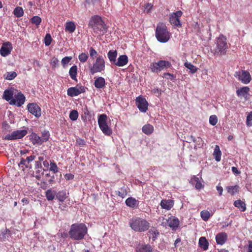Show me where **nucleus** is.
Instances as JSON below:
<instances>
[{
    "label": "nucleus",
    "mask_w": 252,
    "mask_h": 252,
    "mask_svg": "<svg viewBox=\"0 0 252 252\" xmlns=\"http://www.w3.org/2000/svg\"><path fill=\"white\" fill-rule=\"evenodd\" d=\"M88 26L94 33L103 35L107 32V27L102 17L95 15L92 16L89 21Z\"/></svg>",
    "instance_id": "obj_1"
},
{
    "label": "nucleus",
    "mask_w": 252,
    "mask_h": 252,
    "mask_svg": "<svg viewBox=\"0 0 252 252\" xmlns=\"http://www.w3.org/2000/svg\"><path fill=\"white\" fill-rule=\"evenodd\" d=\"M87 231V227L84 223H75L71 225L68 235L72 240L79 241L84 239Z\"/></svg>",
    "instance_id": "obj_2"
},
{
    "label": "nucleus",
    "mask_w": 252,
    "mask_h": 252,
    "mask_svg": "<svg viewBox=\"0 0 252 252\" xmlns=\"http://www.w3.org/2000/svg\"><path fill=\"white\" fill-rule=\"evenodd\" d=\"M131 228L135 232H144L150 227V223L145 219L138 217H133L129 221Z\"/></svg>",
    "instance_id": "obj_3"
},
{
    "label": "nucleus",
    "mask_w": 252,
    "mask_h": 252,
    "mask_svg": "<svg viewBox=\"0 0 252 252\" xmlns=\"http://www.w3.org/2000/svg\"><path fill=\"white\" fill-rule=\"evenodd\" d=\"M155 35L157 40L161 43L167 42L170 39V33L166 25L163 23L157 25Z\"/></svg>",
    "instance_id": "obj_4"
},
{
    "label": "nucleus",
    "mask_w": 252,
    "mask_h": 252,
    "mask_svg": "<svg viewBox=\"0 0 252 252\" xmlns=\"http://www.w3.org/2000/svg\"><path fill=\"white\" fill-rule=\"evenodd\" d=\"M227 49L226 38L223 35H220L216 40V48L212 52L215 55L221 56L226 54Z\"/></svg>",
    "instance_id": "obj_5"
},
{
    "label": "nucleus",
    "mask_w": 252,
    "mask_h": 252,
    "mask_svg": "<svg viewBox=\"0 0 252 252\" xmlns=\"http://www.w3.org/2000/svg\"><path fill=\"white\" fill-rule=\"evenodd\" d=\"M105 61L102 56H98L93 65L90 66V72L91 74L101 72L105 69Z\"/></svg>",
    "instance_id": "obj_6"
},
{
    "label": "nucleus",
    "mask_w": 252,
    "mask_h": 252,
    "mask_svg": "<svg viewBox=\"0 0 252 252\" xmlns=\"http://www.w3.org/2000/svg\"><path fill=\"white\" fill-rule=\"evenodd\" d=\"M98 124L100 129L106 135L110 136L112 133V130L107 125V117L106 114H101L98 117Z\"/></svg>",
    "instance_id": "obj_7"
},
{
    "label": "nucleus",
    "mask_w": 252,
    "mask_h": 252,
    "mask_svg": "<svg viewBox=\"0 0 252 252\" xmlns=\"http://www.w3.org/2000/svg\"><path fill=\"white\" fill-rule=\"evenodd\" d=\"M26 129L13 131L11 134L6 135L3 139L8 140H14L21 139L27 134Z\"/></svg>",
    "instance_id": "obj_8"
},
{
    "label": "nucleus",
    "mask_w": 252,
    "mask_h": 252,
    "mask_svg": "<svg viewBox=\"0 0 252 252\" xmlns=\"http://www.w3.org/2000/svg\"><path fill=\"white\" fill-rule=\"evenodd\" d=\"M183 14L181 10L173 12L169 15V22L173 26L177 28H181L182 24L180 20V18Z\"/></svg>",
    "instance_id": "obj_9"
},
{
    "label": "nucleus",
    "mask_w": 252,
    "mask_h": 252,
    "mask_svg": "<svg viewBox=\"0 0 252 252\" xmlns=\"http://www.w3.org/2000/svg\"><path fill=\"white\" fill-rule=\"evenodd\" d=\"M235 76L245 84H248L251 80V76L250 73L245 70L236 71Z\"/></svg>",
    "instance_id": "obj_10"
},
{
    "label": "nucleus",
    "mask_w": 252,
    "mask_h": 252,
    "mask_svg": "<svg viewBox=\"0 0 252 252\" xmlns=\"http://www.w3.org/2000/svg\"><path fill=\"white\" fill-rule=\"evenodd\" d=\"M135 103L141 112L145 113L148 110V103L143 96L140 95L136 97Z\"/></svg>",
    "instance_id": "obj_11"
},
{
    "label": "nucleus",
    "mask_w": 252,
    "mask_h": 252,
    "mask_svg": "<svg viewBox=\"0 0 252 252\" xmlns=\"http://www.w3.org/2000/svg\"><path fill=\"white\" fill-rule=\"evenodd\" d=\"M25 100L26 97L21 92H19L14 95V97L9 102V104L17 107H21L25 103Z\"/></svg>",
    "instance_id": "obj_12"
},
{
    "label": "nucleus",
    "mask_w": 252,
    "mask_h": 252,
    "mask_svg": "<svg viewBox=\"0 0 252 252\" xmlns=\"http://www.w3.org/2000/svg\"><path fill=\"white\" fill-rule=\"evenodd\" d=\"M85 92V88L83 86L77 85L74 87H70L67 90L68 96L73 97Z\"/></svg>",
    "instance_id": "obj_13"
},
{
    "label": "nucleus",
    "mask_w": 252,
    "mask_h": 252,
    "mask_svg": "<svg viewBox=\"0 0 252 252\" xmlns=\"http://www.w3.org/2000/svg\"><path fill=\"white\" fill-rule=\"evenodd\" d=\"M27 108L29 112L36 118H39L41 115V108L36 103L28 104Z\"/></svg>",
    "instance_id": "obj_14"
},
{
    "label": "nucleus",
    "mask_w": 252,
    "mask_h": 252,
    "mask_svg": "<svg viewBox=\"0 0 252 252\" xmlns=\"http://www.w3.org/2000/svg\"><path fill=\"white\" fill-rule=\"evenodd\" d=\"M12 50V46L10 42H4L0 49V54L2 57H6L9 55Z\"/></svg>",
    "instance_id": "obj_15"
},
{
    "label": "nucleus",
    "mask_w": 252,
    "mask_h": 252,
    "mask_svg": "<svg viewBox=\"0 0 252 252\" xmlns=\"http://www.w3.org/2000/svg\"><path fill=\"white\" fill-rule=\"evenodd\" d=\"M16 91L12 88L5 90L3 92L2 98L9 102L11 99H13Z\"/></svg>",
    "instance_id": "obj_16"
},
{
    "label": "nucleus",
    "mask_w": 252,
    "mask_h": 252,
    "mask_svg": "<svg viewBox=\"0 0 252 252\" xmlns=\"http://www.w3.org/2000/svg\"><path fill=\"white\" fill-rule=\"evenodd\" d=\"M227 234L225 232H220L216 236V241L218 245H223L227 240Z\"/></svg>",
    "instance_id": "obj_17"
},
{
    "label": "nucleus",
    "mask_w": 252,
    "mask_h": 252,
    "mask_svg": "<svg viewBox=\"0 0 252 252\" xmlns=\"http://www.w3.org/2000/svg\"><path fill=\"white\" fill-rule=\"evenodd\" d=\"M160 205L162 209L170 210L174 205V201L171 199H162Z\"/></svg>",
    "instance_id": "obj_18"
},
{
    "label": "nucleus",
    "mask_w": 252,
    "mask_h": 252,
    "mask_svg": "<svg viewBox=\"0 0 252 252\" xmlns=\"http://www.w3.org/2000/svg\"><path fill=\"white\" fill-rule=\"evenodd\" d=\"M128 61L127 56L126 55H122L119 57L114 64L119 67H122L126 65Z\"/></svg>",
    "instance_id": "obj_19"
},
{
    "label": "nucleus",
    "mask_w": 252,
    "mask_h": 252,
    "mask_svg": "<svg viewBox=\"0 0 252 252\" xmlns=\"http://www.w3.org/2000/svg\"><path fill=\"white\" fill-rule=\"evenodd\" d=\"M94 85L98 89H103L105 87L106 82L105 79L102 77H98L95 79Z\"/></svg>",
    "instance_id": "obj_20"
},
{
    "label": "nucleus",
    "mask_w": 252,
    "mask_h": 252,
    "mask_svg": "<svg viewBox=\"0 0 252 252\" xmlns=\"http://www.w3.org/2000/svg\"><path fill=\"white\" fill-rule=\"evenodd\" d=\"M167 222L170 227L173 230H176L179 224V220L175 217H171L167 220Z\"/></svg>",
    "instance_id": "obj_21"
},
{
    "label": "nucleus",
    "mask_w": 252,
    "mask_h": 252,
    "mask_svg": "<svg viewBox=\"0 0 252 252\" xmlns=\"http://www.w3.org/2000/svg\"><path fill=\"white\" fill-rule=\"evenodd\" d=\"M136 252H153V248L149 244L139 245L136 248Z\"/></svg>",
    "instance_id": "obj_22"
},
{
    "label": "nucleus",
    "mask_w": 252,
    "mask_h": 252,
    "mask_svg": "<svg viewBox=\"0 0 252 252\" xmlns=\"http://www.w3.org/2000/svg\"><path fill=\"white\" fill-rule=\"evenodd\" d=\"M125 203L127 206L134 208L138 206L139 201L134 198L130 197L126 199Z\"/></svg>",
    "instance_id": "obj_23"
},
{
    "label": "nucleus",
    "mask_w": 252,
    "mask_h": 252,
    "mask_svg": "<svg viewBox=\"0 0 252 252\" xmlns=\"http://www.w3.org/2000/svg\"><path fill=\"white\" fill-rule=\"evenodd\" d=\"M198 245L203 251L208 249L209 243L205 237H201L199 239Z\"/></svg>",
    "instance_id": "obj_24"
},
{
    "label": "nucleus",
    "mask_w": 252,
    "mask_h": 252,
    "mask_svg": "<svg viewBox=\"0 0 252 252\" xmlns=\"http://www.w3.org/2000/svg\"><path fill=\"white\" fill-rule=\"evenodd\" d=\"M30 139L33 145H40L42 144L41 137L35 133L32 132L31 134Z\"/></svg>",
    "instance_id": "obj_25"
},
{
    "label": "nucleus",
    "mask_w": 252,
    "mask_h": 252,
    "mask_svg": "<svg viewBox=\"0 0 252 252\" xmlns=\"http://www.w3.org/2000/svg\"><path fill=\"white\" fill-rule=\"evenodd\" d=\"M213 155L216 161L218 162L220 161L221 152L220 150V147L217 145L215 146Z\"/></svg>",
    "instance_id": "obj_26"
},
{
    "label": "nucleus",
    "mask_w": 252,
    "mask_h": 252,
    "mask_svg": "<svg viewBox=\"0 0 252 252\" xmlns=\"http://www.w3.org/2000/svg\"><path fill=\"white\" fill-rule=\"evenodd\" d=\"M108 58L111 63L115 64L117 57L116 50H110L107 54Z\"/></svg>",
    "instance_id": "obj_27"
},
{
    "label": "nucleus",
    "mask_w": 252,
    "mask_h": 252,
    "mask_svg": "<svg viewBox=\"0 0 252 252\" xmlns=\"http://www.w3.org/2000/svg\"><path fill=\"white\" fill-rule=\"evenodd\" d=\"M76 29L75 23L72 21L66 22L65 26V31L70 33L73 32Z\"/></svg>",
    "instance_id": "obj_28"
},
{
    "label": "nucleus",
    "mask_w": 252,
    "mask_h": 252,
    "mask_svg": "<svg viewBox=\"0 0 252 252\" xmlns=\"http://www.w3.org/2000/svg\"><path fill=\"white\" fill-rule=\"evenodd\" d=\"M227 192L233 195L239 191L240 187L237 186H229L226 187Z\"/></svg>",
    "instance_id": "obj_29"
},
{
    "label": "nucleus",
    "mask_w": 252,
    "mask_h": 252,
    "mask_svg": "<svg viewBox=\"0 0 252 252\" xmlns=\"http://www.w3.org/2000/svg\"><path fill=\"white\" fill-rule=\"evenodd\" d=\"M150 238H152L153 241H155L158 237L159 232L158 230L154 227H152L148 231Z\"/></svg>",
    "instance_id": "obj_30"
},
{
    "label": "nucleus",
    "mask_w": 252,
    "mask_h": 252,
    "mask_svg": "<svg viewBox=\"0 0 252 252\" xmlns=\"http://www.w3.org/2000/svg\"><path fill=\"white\" fill-rule=\"evenodd\" d=\"M249 91L250 88L248 87H243L237 90L236 93L238 96L245 97Z\"/></svg>",
    "instance_id": "obj_31"
},
{
    "label": "nucleus",
    "mask_w": 252,
    "mask_h": 252,
    "mask_svg": "<svg viewBox=\"0 0 252 252\" xmlns=\"http://www.w3.org/2000/svg\"><path fill=\"white\" fill-rule=\"evenodd\" d=\"M142 130L144 133L148 135L153 133L154 127L150 124H146L142 127Z\"/></svg>",
    "instance_id": "obj_32"
},
{
    "label": "nucleus",
    "mask_w": 252,
    "mask_h": 252,
    "mask_svg": "<svg viewBox=\"0 0 252 252\" xmlns=\"http://www.w3.org/2000/svg\"><path fill=\"white\" fill-rule=\"evenodd\" d=\"M234 205L239 209V210L242 212H244L246 210V204L244 202L241 201V200H237L234 201Z\"/></svg>",
    "instance_id": "obj_33"
},
{
    "label": "nucleus",
    "mask_w": 252,
    "mask_h": 252,
    "mask_svg": "<svg viewBox=\"0 0 252 252\" xmlns=\"http://www.w3.org/2000/svg\"><path fill=\"white\" fill-rule=\"evenodd\" d=\"M157 63L158 65L159 66L160 71L164 69V68H167L170 67L171 66V63L168 61L164 60H160Z\"/></svg>",
    "instance_id": "obj_34"
},
{
    "label": "nucleus",
    "mask_w": 252,
    "mask_h": 252,
    "mask_svg": "<svg viewBox=\"0 0 252 252\" xmlns=\"http://www.w3.org/2000/svg\"><path fill=\"white\" fill-rule=\"evenodd\" d=\"M77 74V67L76 65H74L71 66L69 71V74L70 78L73 80L77 81L76 76Z\"/></svg>",
    "instance_id": "obj_35"
},
{
    "label": "nucleus",
    "mask_w": 252,
    "mask_h": 252,
    "mask_svg": "<svg viewBox=\"0 0 252 252\" xmlns=\"http://www.w3.org/2000/svg\"><path fill=\"white\" fill-rule=\"evenodd\" d=\"M24 10L22 7H16L13 10V14L17 18L21 17L24 15Z\"/></svg>",
    "instance_id": "obj_36"
},
{
    "label": "nucleus",
    "mask_w": 252,
    "mask_h": 252,
    "mask_svg": "<svg viewBox=\"0 0 252 252\" xmlns=\"http://www.w3.org/2000/svg\"><path fill=\"white\" fill-rule=\"evenodd\" d=\"M56 195L60 201H63L67 197L66 191L63 190L59 191Z\"/></svg>",
    "instance_id": "obj_37"
},
{
    "label": "nucleus",
    "mask_w": 252,
    "mask_h": 252,
    "mask_svg": "<svg viewBox=\"0 0 252 252\" xmlns=\"http://www.w3.org/2000/svg\"><path fill=\"white\" fill-rule=\"evenodd\" d=\"M184 65L186 68L189 70V72L191 74L195 73L197 70V68L190 63L186 62L184 63Z\"/></svg>",
    "instance_id": "obj_38"
},
{
    "label": "nucleus",
    "mask_w": 252,
    "mask_h": 252,
    "mask_svg": "<svg viewBox=\"0 0 252 252\" xmlns=\"http://www.w3.org/2000/svg\"><path fill=\"white\" fill-rule=\"evenodd\" d=\"M45 195H46V197L48 200L52 201L55 198V196L56 195V192L51 189H48L46 191Z\"/></svg>",
    "instance_id": "obj_39"
},
{
    "label": "nucleus",
    "mask_w": 252,
    "mask_h": 252,
    "mask_svg": "<svg viewBox=\"0 0 252 252\" xmlns=\"http://www.w3.org/2000/svg\"><path fill=\"white\" fill-rule=\"evenodd\" d=\"M10 235V232L8 229H5L3 231H1L0 234V239L2 241H4L8 239L9 236Z\"/></svg>",
    "instance_id": "obj_40"
},
{
    "label": "nucleus",
    "mask_w": 252,
    "mask_h": 252,
    "mask_svg": "<svg viewBox=\"0 0 252 252\" xmlns=\"http://www.w3.org/2000/svg\"><path fill=\"white\" fill-rule=\"evenodd\" d=\"M116 194L120 197L124 198L127 195V191L125 187L121 188L118 191H116Z\"/></svg>",
    "instance_id": "obj_41"
},
{
    "label": "nucleus",
    "mask_w": 252,
    "mask_h": 252,
    "mask_svg": "<svg viewBox=\"0 0 252 252\" xmlns=\"http://www.w3.org/2000/svg\"><path fill=\"white\" fill-rule=\"evenodd\" d=\"M82 110L83 114L81 115V118L83 121H85L89 116H91L90 112H89L87 106H85L82 109Z\"/></svg>",
    "instance_id": "obj_42"
},
{
    "label": "nucleus",
    "mask_w": 252,
    "mask_h": 252,
    "mask_svg": "<svg viewBox=\"0 0 252 252\" xmlns=\"http://www.w3.org/2000/svg\"><path fill=\"white\" fill-rule=\"evenodd\" d=\"M17 76V73L15 71L7 72L4 75V79L8 80H12Z\"/></svg>",
    "instance_id": "obj_43"
},
{
    "label": "nucleus",
    "mask_w": 252,
    "mask_h": 252,
    "mask_svg": "<svg viewBox=\"0 0 252 252\" xmlns=\"http://www.w3.org/2000/svg\"><path fill=\"white\" fill-rule=\"evenodd\" d=\"M200 216L203 220L207 221L210 217V213L207 210H203L201 212Z\"/></svg>",
    "instance_id": "obj_44"
},
{
    "label": "nucleus",
    "mask_w": 252,
    "mask_h": 252,
    "mask_svg": "<svg viewBox=\"0 0 252 252\" xmlns=\"http://www.w3.org/2000/svg\"><path fill=\"white\" fill-rule=\"evenodd\" d=\"M41 134L42 136L41 137V140L43 143L48 140L50 137V134L49 131L47 130H44L42 132Z\"/></svg>",
    "instance_id": "obj_45"
},
{
    "label": "nucleus",
    "mask_w": 252,
    "mask_h": 252,
    "mask_svg": "<svg viewBox=\"0 0 252 252\" xmlns=\"http://www.w3.org/2000/svg\"><path fill=\"white\" fill-rule=\"evenodd\" d=\"M36 171L35 172L34 176L38 180H40L41 177L44 175V171H42V169H35ZM43 170H44V169Z\"/></svg>",
    "instance_id": "obj_46"
},
{
    "label": "nucleus",
    "mask_w": 252,
    "mask_h": 252,
    "mask_svg": "<svg viewBox=\"0 0 252 252\" xmlns=\"http://www.w3.org/2000/svg\"><path fill=\"white\" fill-rule=\"evenodd\" d=\"M78 113L77 110H72L69 113V118L73 121L77 120L78 118Z\"/></svg>",
    "instance_id": "obj_47"
},
{
    "label": "nucleus",
    "mask_w": 252,
    "mask_h": 252,
    "mask_svg": "<svg viewBox=\"0 0 252 252\" xmlns=\"http://www.w3.org/2000/svg\"><path fill=\"white\" fill-rule=\"evenodd\" d=\"M50 65L53 69H55L59 66V61L56 57H53L51 60Z\"/></svg>",
    "instance_id": "obj_48"
},
{
    "label": "nucleus",
    "mask_w": 252,
    "mask_h": 252,
    "mask_svg": "<svg viewBox=\"0 0 252 252\" xmlns=\"http://www.w3.org/2000/svg\"><path fill=\"white\" fill-rule=\"evenodd\" d=\"M162 77L174 82L176 80V76L170 73H164L163 74Z\"/></svg>",
    "instance_id": "obj_49"
},
{
    "label": "nucleus",
    "mask_w": 252,
    "mask_h": 252,
    "mask_svg": "<svg viewBox=\"0 0 252 252\" xmlns=\"http://www.w3.org/2000/svg\"><path fill=\"white\" fill-rule=\"evenodd\" d=\"M88 58L89 56L88 54L85 53H82L78 56L79 60L82 63H85L87 61Z\"/></svg>",
    "instance_id": "obj_50"
},
{
    "label": "nucleus",
    "mask_w": 252,
    "mask_h": 252,
    "mask_svg": "<svg viewBox=\"0 0 252 252\" xmlns=\"http://www.w3.org/2000/svg\"><path fill=\"white\" fill-rule=\"evenodd\" d=\"M41 21V18L37 16H33L31 20V22L36 26L39 25Z\"/></svg>",
    "instance_id": "obj_51"
},
{
    "label": "nucleus",
    "mask_w": 252,
    "mask_h": 252,
    "mask_svg": "<svg viewBox=\"0 0 252 252\" xmlns=\"http://www.w3.org/2000/svg\"><path fill=\"white\" fill-rule=\"evenodd\" d=\"M52 41V37L49 33H47L45 35V37L44 38V44L45 46H49L51 42Z\"/></svg>",
    "instance_id": "obj_52"
},
{
    "label": "nucleus",
    "mask_w": 252,
    "mask_h": 252,
    "mask_svg": "<svg viewBox=\"0 0 252 252\" xmlns=\"http://www.w3.org/2000/svg\"><path fill=\"white\" fill-rule=\"evenodd\" d=\"M218 120L216 115H213L209 118V123L212 126H215L218 123Z\"/></svg>",
    "instance_id": "obj_53"
},
{
    "label": "nucleus",
    "mask_w": 252,
    "mask_h": 252,
    "mask_svg": "<svg viewBox=\"0 0 252 252\" xmlns=\"http://www.w3.org/2000/svg\"><path fill=\"white\" fill-rule=\"evenodd\" d=\"M192 183H195V188L196 189H200L202 187V184L200 183L199 178L197 177H194L191 179Z\"/></svg>",
    "instance_id": "obj_54"
},
{
    "label": "nucleus",
    "mask_w": 252,
    "mask_h": 252,
    "mask_svg": "<svg viewBox=\"0 0 252 252\" xmlns=\"http://www.w3.org/2000/svg\"><path fill=\"white\" fill-rule=\"evenodd\" d=\"M71 57H65L63 58L61 61L62 64L64 68L65 67L66 65L71 61L72 60Z\"/></svg>",
    "instance_id": "obj_55"
},
{
    "label": "nucleus",
    "mask_w": 252,
    "mask_h": 252,
    "mask_svg": "<svg viewBox=\"0 0 252 252\" xmlns=\"http://www.w3.org/2000/svg\"><path fill=\"white\" fill-rule=\"evenodd\" d=\"M50 165V171H52L54 174L58 172V167L55 162H51Z\"/></svg>",
    "instance_id": "obj_56"
},
{
    "label": "nucleus",
    "mask_w": 252,
    "mask_h": 252,
    "mask_svg": "<svg viewBox=\"0 0 252 252\" xmlns=\"http://www.w3.org/2000/svg\"><path fill=\"white\" fill-rule=\"evenodd\" d=\"M157 66H158L157 62L152 63L150 64V68L152 72L154 73L158 72Z\"/></svg>",
    "instance_id": "obj_57"
},
{
    "label": "nucleus",
    "mask_w": 252,
    "mask_h": 252,
    "mask_svg": "<svg viewBox=\"0 0 252 252\" xmlns=\"http://www.w3.org/2000/svg\"><path fill=\"white\" fill-rule=\"evenodd\" d=\"M76 143L81 147H83L85 145L86 142L84 139L78 137L76 139Z\"/></svg>",
    "instance_id": "obj_58"
},
{
    "label": "nucleus",
    "mask_w": 252,
    "mask_h": 252,
    "mask_svg": "<svg viewBox=\"0 0 252 252\" xmlns=\"http://www.w3.org/2000/svg\"><path fill=\"white\" fill-rule=\"evenodd\" d=\"M90 57L94 59L97 55V52L93 47H91L89 50Z\"/></svg>",
    "instance_id": "obj_59"
},
{
    "label": "nucleus",
    "mask_w": 252,
    "mask_h": 252,
    "mask_svg": "<svg viewBox=\"0 0 252 252\" xmlns=\"http://www.w3.org/2000/svg\"><path fill=\"white\" fill-rule=\"evenodd\" d=\"M247 125L248 126H252V112L249 113L247 117Z\"/></svg>",
    "instance_id": "obj_60"
},
{
    "label": "nucleus",
    "mask_w": 252,
    "mask_h": 252,
    "mask_svg": "<svg viewBox=\"0 0 252 252\" xmlns=\"http://www.w3.org/2000/svg\"><path fill=\"white\" fill-rule=\"evenodd\" d=\"M247 252H252V241H248V244L245 246Z\"/></svg>",
    "instance_id": "obj_61"
},
{
    "label": "nucleus",
    "mask_w": 252,
    "mask_h": 252,
    "mask_svg": "<svg viewBox=\"0 0 252 252\" xmlns=\"http://www.w3.org/2000/svg\"><path fill=\"white\" fill-rule=\"evenodd\" d=\"M38 185H40L41 188L43 189H45L48 186V183L45 179H43L42 181H40V183H37Z\"/></svg>",
    "instance_id": "obj_62"
},
{
    "label": "nucleus",
    "mask_w": 252,
    "mask_h": 252,
    "mask_svg": "<svg viewBox=\"0 0 252 252\" xmlns=\"http://www.w3.org/2000/svg\"><path fill=\"white\" fill-rule=\"evenodd\" d=\"M191 138L194 143H197L198 145H201L200 142H202V140L201 138H200V137L195 138L191 136Z\"/></svg>",
    "instance_id": "obj_63"
},
{
    "label": "nucleus",
    "mask_w": 252,
    "mask_h": 252,
    "mask_svg": "<svg viewBox=\"0 0 252 252\" xmlns=\"http://www.w3.org/2000/svg\"><path fill=\"white\" fill-rule=\"evenodd\" d=\"M35 158V156L34 155H31L29 157H27L26 158L27 164L33 161Z\"/></svg>",
    "instance_id": "obj_64"
}]
</instances>
